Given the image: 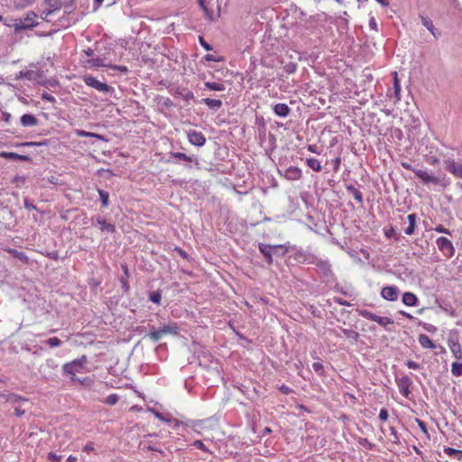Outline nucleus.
<instances>
[{
  "instance_id": "58836bf2",
  "label": "nucleus",
  "mask_w": 462,
  "mask_h": 462,
  "mask_svg": "<svg viewBox=\"0 0 462 462\" xmlns=\"http://www.w3.org/2000/svg\"><path fill=\"white\" fill-rule=\"evenodd\" d=\"M46 343L51 347H58L61 345V340L58 337H51L49 338Z\"/></svg>"
},
{
  "instance_id": "6ab92c4d",
  "label": "nucleus",
  "mask_w": 462,
  "mask_h": 462,
  "mask_svg": "<svg viewBox=\"0 0 462 462\" xmlns=\"http://www.w3.org/2000/svg\"><path fill=\"white\" fill-rule=\"evenodd\" d=\"M412 382L411 380V378H409L408 376H403L402 378L400 379L399 381V387H400V392L404 395V396H408L409 393H410V386L411 385Z\"/></svg>"
},
{
  "instance_id": "a878e982",
  "label": "nucleus",
  "mask_w": 462,
  "mask_h": 462,
  "mask_svg": "<svg viewBox=\"0 0 462 462\" xmlns=\"http://www.w3.org/2000/svg\"><path fill=\"white\" fill-rule=\"evenodd\" d=\"M307 165L311 168L313 171L319 172L322 170L320 162L315 158H309L306 161Z\"/></svg>"
},
{
  "instance_id": "c03bdc74",
  "label": "nucleus",
  "mask_w": 462,
  "mask_h": 462,
  "mask_svg": "<svg viewBox=\"0 0 462 462\" xmlns=\"http://www.w3.org/2000/svg\"><path fill=\"white\" fill-rule=\"evenodd\" d=\"M60 458L61 457L60 456H58L57 454L53 453V452H50L48 454V459L51 461V462H60Z\"/></svg>"
},
{
  "instance_id": "09e8293b",
  "label": "nucleus",
  "mask_w": 462,
  "mask_h": 462,
  "mask_svg": "<svg viewBox=\"0 0 462 462\" xmlns=\"http://www.w3.org/2000/svg\"><path fill=\"white\" fill-rule=\"evenodd\" d=\"M193 446L200 450L208 451V448L201 440H195Z\"/></svg>"
},
{
  "instance_id": "c756f323",
  "label": "nucleus",
  "mask_w": 462,
  "mask_h": 462,
  "mask_svg": "<svg viewBox=\"0 0 462 462\" xmlns=\"http://www.w3.org/2000/svg\"><path fill=\"white\" fill-rule=\"evenodd\" d=\"M458 361L459 360L454 362L451 365V373L454 376L457 377L462 375V363Z\"/></svg>"
},
{
  "instance_id": "bf43d9fd",
  "label": "nucleus",
  "mask_w": 462,
  "mask_h": 462,
  "mask_svg": "<svg viewBox=\"0 0 462 462\" xmlns=\"http://www.w3.org/2000/svg\"><path fill=\"white\" fill-rule=\"evenodd\" d=\"M345 333L348 336V337H353L354 338H357L358 337V333L353 331V330H348V331H345Z\"/></svg>"
},
{
  "instance_id": "2f4dec72",
  "label": "nucleus",
  "mask_w": 462,
  "mask_h": 462,
  "mask_svg": "<svg viewBox=\"0 0 462 462\" xmlns=\"http://www.w3.org/2000/svg\"><path fill=\"white\" fill-rule=\"evenodd\" d=\"M205 87L209 90L223 91L225 87L221 83L217 82H206Z\"/></svg>"
},
{
  "instance_id": "bb28decb",
  "label": "nucleus",
  "mask_w": 462,
  "mask_h": 462,
  "mask_svg": "<svg viewBox=\"0 0 462 462\" xmlns=\"http://www.w3.org/2000/svg\"><path fill=\"white\" fill-rule=\"evenodd\" d=\"M171 157L176 160L184 161L186 162H191L194 160L192 157L188 156L183 152H171Z\"/></svg>"
},
{
  "instance_id": "774afa93",
  "label": "nucleus",
  "mask_w": 462,
  "mask_h": 462,
  "mask_svg": "<svg viewBox=\"0 0 462 462\" xmlns=\"http://www.w3.org/2000/svg\"><path fill=\"white\" fill-rule=\"evenodd\" d=\"M77 457H74V456H69L68 458H67V461L68 462H77Z\"/></svg>"
},
{
  "instance_id": "5fc2aeb1",
  "label": "nucleus",
  "mask_w": 462,
  "mask_h": 462,
  "mask_svg": "<svg viewBox=\"0 0 462 462\" xmlns=\"http://www.w3.org/2000/svg\"><path fill=\"white\" fill-rule=\"evenodd\" d=\"M417 423H418V425H419L420 429V430H421L425 434H427V433H428V431H427L426 424H425L422 420H417Z\"/></svg>"
},
{
  "instance_id": "864d4df0",
  "label": "nucleus",
  "mask_w": 462,
  "mask_h": 462,
  "mask_svg": "<svg viewBox=\"0 0 462 462\" xmlns=\"http://www.w3.org/2000/svg\"><path fill=\"white\" fill-rule=\"evenodd\" d=\"M428 30L430 32V33H431V34H432L436 39L439 37L440 33H439V32L435 27H434V25H432V27H430Z\"/></svg>"
},
{
  "instance_id": "8fccbe9b",
  "label": "nucleus",
  "mask_w": 462,
  "mask_h": 462,
  "mask_svg": "<svg viewBox=\"0 0 462 462\" xmlns=\"http://www.w3.org/2000/svg\"><path fill=\"white\" fill-rule=\"evenodd\" d=\"M406 365L410 368V369H413V370H417L420 368V365L412 360H408L406 362Z\"/></svg>"
},
{
  "instance_id": "393cba45",
  "label": "nucleus",
  "mask_w": 462,
  "mask_h": 462,
  "mask_svg": "<svg viewBox=\"0 0 462 462\" xmlns=\"http://www.w3.org/2000/svg\"><path fill=\"white\" fill-rule=\"evenodd\" d=\"M202 103L207 105L209 108L217 110L222 106V101L220 99H212V98H203L201 100Z\"/></svg>"
},
{
  "instance_id": "0eeeda50",
  "label": "nucleus",
  "mask_w": 462,
  "mask_h": 462,
  "mask_svg": "<svg viewBox=\"0 0 462 462\" xmlns=\"http://www.w3.org/2000/svg\"><path fill=\"white\" fill-rule=\"evenodd\" d=\"M86 67L88 68H97V67H109L113 69L119 70L121 72H127L128 69L125 66L120 65H109L106 63V60L104 58H91L84 60Z\"/></svg>"
},
{
  "instance_id": "603ef678",
  "label": "nucleus",
  "mask_w": 462,
  "mask_h": 462,
  "mask_svg": "<svg viewBox=\"0 0 462 462\" xmlns=\"http://www.w3.org/2000/svg\"><path fill=\"white\" fill-rule=\"evenodd\" d=\"M32 74V72H31V71H21L19 73V76L17 77V79L26 78L28 79H31Z\"/></svg>"
},
{
  "instance_id": "79ce46f5",
  "label": "nucleus",
  "mask_w": 462,
  "mask_h": 462,
  "mask_svg": "<svg viewBox=\"0 0 462 462\" xmlns=\"http://www.w3.org/2000/svg\"><path fill=\"white\" fill-rule=\"evenodd\" d=\"M119 398L116 394H110L106 398L105 402L109 405H115L118 402Z\"/></svg>"
},
{
  "instance_id": "dca6fc26",
  "label": "nucleus",
  "mask_w": 462,
  "mask_h": 462,
  "mask_svg": "<svg viewBox=\"0 0 462 462\" xmlns=\"http://www.w3.org/2000/svg\"><path fill=\"white\" fill-rule=\"evenodd\" d=\"M402 301L404 305L409 307H416L419 305L418 297L412 292H404L402 298Z\"/></svg>"
},
{
  "instance_id": "2eb2a0df",
  "label": "nucleus",
  "mask_w": 462,
  "mask_h": 462,
  "mask_svg": "<svg viewBox=\"0 0 462 462\" xmlns=\"http://www.w3.org/2000/svg\"><path fill=\"white\" fill-rule=\"evenodd\" d=\"M446 169L456 177L462 178V164L455 162L453 160L445 161Z\"/></svg>"
},
{
  "instance_id": "e433bc0d",
  "label": "nucleus",
  "mask_w": 462,
  "mask_h": 462,
  "mask_svg": "<svg viewBox=\"0 0 462 462\" xmlns=\"http://www.w3.org/2000/svg\"><path fill=\"white\" fill-rule=\"evenodd\" d=\"M161 299H162V294L158 291H152L150 294V300L152 301L153 303L160 304Z\"/></svg>"
},
{
  "instance_id": "b1692460",
  "label": "nucleus",
  "mask_w": 462,
  "mask_h": 462,
  "mask_svg": "<svg viewBox=\"0 0 462 462\" xmlns=\"http://www.w3.org/2000/svg\"><path fill=\"white\" fill-rule=\"evenodd\" d=\"M97 223L99 226L101 231H106L108 233H113L116 230V227L113 224L106 223L105 219L98 217L97 219Z\"/></svg>"
},
{
  "instance_id": "4c0bfd02",
  "label": "nucleus",
  "mask_w": 462,
  "mask_h": 462,
  "mask_svg": "<svg viewBox=\"0 0 462 462\" xmlns=\"http://www.w3.org/2000/svg\"><path fill=\"white\" fill-rule=\"evenodd\" d=\"M203 11H204L205 15L207 16V18H208V20H210V21H214V20H216V19L219 16V11L217 12V15H215V14H214V13H213V11L209 10V9L208 8V6H207V7H205V8L203 9Z\"/></svg>"
},
{
  "instance_id": "20e7f679",
  "label": "nucleus",
  "mask_w": 462,
  "mask_h": 462,
  "mask_svg": "<svg viewBox=\"0 0 462 462\" xmlns=\"http://www.w3.org/2000/svg\"><path fill=\"white\" fill-rule=\"evenodd\" d=\"M88 362L87 356H82L81 357L75 359L69 363H66L62 366V372L64 374L71 375V380H75L77 373H81L82 369Z\"/></svg>"
},
{
  "instance_id": "f257e3e1",
  "label": "nucleus",
  "mask_w": 462,
  "mask_h": 462,
  "mask_svg": "<svg viewBox=\"0 0 462 462\" xmlns=\"http://www.w3.org/2000/svg\"><path fill=\"white\" fill-rule=\"evenodd\" d=\"M415 176L419 178L424 184H435L447 187L448 181L446 180L445 175L434 176L426 170L422 169H412Z\"/></svg>"
},
{
  "instance_id": "412c9836",
  "label": "nucleus",
  "mask_w": 462,
  "mask_h": 462,
  "mask_svg": "<svg viewBox=\"0 0 462 462\" xmlns=\"http://www.w3.org/2000/svg\"><path fill=\"white\" fill-rule=\"evenodd\" d=\"M290 111H291L290 107L286 104H283V103L276 104L273 106V112L278 116L285 117L289 115Z\"/></svg>"
},
{
  "instance_id": "473e14b6",
  "label": "nucleus",
  "mask_w": 462,
  "mask_h": 462,
  "mask_svg": "<svg viewBox=\"0 0 462 462\" xmlns=\"http://www.w3.org/2000/svg\"><path fill=\"white\" fill-rule=\"evenodd\" d=\"M8 252L15 258L19 259L22 262L27 263L28 257L23 252L17 251L15 249H10Z\"/></svg>"
},
{
  "instance_id": "72a5a7b5",
  "label": "nucleus",
  "mask_w": 462,
  "mask_h": 462,
  "mask_svg": "<svg viewBox=\"0 0 462 462\" xmlns=\"http://www.w3.org/2000/svg\"><path fill=\"white\" fill-rule=\"evenodd\" d=\"M358 443L368 450H373L375 448L374 443L369 442L368 439L365 438H359Z\"/></svg>"
},
{
  "instance_id": "49530a36",
  "label": "nucleus",
  "mask_w": 462,
  "mask_h": 462,
  "mask_svg": "<svg viewBox=\"0 0 462 462\" xmlns=\"http://www.w3.org/2000/svg\"><path fill=\"white\" fill-rule=\"evenodd\" d=\"M74 381H77V382H79L81 384H84V385H87V386H90L93 383V381L89 378V377H86L82 380L77 378L75 376V380Z\"/></svg>"
},
{
  "instance_id": "de8ad7c7",
  "label": "nucleus",
  "mask_w": 462,
  "mask_h": 462,
  "mask_svg": "<svg viewBox=\"0 0 462 462\" xmlns=\"http://www.w3.org/2000/svg\"><path fill=\"white\" fill-rule=\"evenodd\" d=\"M42 98L51 103L55 102V97L48 92H43L42 94Z\"/></svg>"
},
{
  "instance_id": "c85d7f7f",
  "label": "nucleus",
  "mask_w": 462,
  "mask_h": 462,
  "mask_svg": "<svg viewBox=\"0 0 462 462\" xmlns=\"http://www.w3.org/2000/svg\"><path fill=\"white\" fill-rule=\"evenodd\" d=\"M75 134L79 137H95V138H97V139H100V140L103 139V137L100 134H98L86 132L84 130H79L78 129V130L75 131Z\"/></svg>"
},
{
  "instance_id": "680f3d73",
  "label": "nucleus",
  "mask_w": 462,
  "mask_h": 462,
  "mask_svg": "<svg viewBox=\"0 0 462 462\" xmlns=\"http://www.w3.org/2000/svg\"><path fill=\"white\" fill-rule=\"evenodd\" d=\"M86 56L89 57V59L93 58V55H94V51L90 48H88V50L84 51Z\"/></svg>"
},
{
  "instance_id": "0e129e2a",
  "label": "nucleus",
  "mask_w": 462,
  "mask_h": 462,
  "mask_svg": "<svg viewBox=\"0 0 462 462\" xmlns=\"http://www.w3.org/2000/svg\"><path fill=\"white\" fill-rule=\"evenodd\" d=\"M24 207L26 208H28V209H34L35 208V207L32 204L29 203L28 200L24 201Z\"/></svg>"
},
{
  "instance_id": "cd10ccee",
  "label": "nucleus",
  "mask_w": 462,
  "mask_h": 462,
  "mask_svg": "<svg viewBox=\"0 0 462 462\" xmlns=\"http://www.w3.org/2000/svg\"><path fill=\"white\" fill-rule=\"evenodd\" d=\"M346 189L353 194L356 200H357L359 203L363 202V194L360 190L352 185L347 186Z\"/></svg>"
},
{
  "instance_id": "f704fd0d",
  "label": "nucleus",
  "mask_w": 462,
  "mask_h": 462,
  "mask_svg": "<svg viewBox=\"0 0 462 462\" xmlns=\"http://www.w3.org/2000/svg\"><path fill=\"white\" fill-rule=\"evenodd\" d=\"M98 194H99L100 199L102 201L103 207H107L108 206V199H109L108 193L103 189H98Z\"/></svg>"
},
{
  "instance_id": "4d7b16f0",
  "label": "nucleus",
  "mask_w": 462,
  "mask_h": 462,
  "mask_svg": "<svg viewBox=\"0 0 462 462\" xmlns=\"http://www.w3.org/2000/svg\"><path fill=\"white\" fill-rule=\"evenodd\" d=\"M435 231L436 232H439V233H445V234H449L448 230H447L445 227H443L442 226H438L436 228H435Z\"/></svg>"
},
{
  "instance_id": "423d86ee",
  "label": "nucleus",
  "mask_w": 462,
  "mask_h": 462,
  "mask_svg": "<svg viewBox=\"0 0 462 462\" xmlns=\"http://www.w3.org/2000/svg\"><path fill=\"white\" fill-rule=\"evenodd\" d=\"M360 316L363 318H365L367 319L373 320L379 324L380 326L383 327L385 329L390 330L388 328V326L393 325L394 323L393 319L389 317H381L378 316L367 310H362L359 311Z\"/></svg>"
},
{
  "instance_id": "6e6d98bb",
  "label": "nucleus",
  "mask_w": 462,
  "mask_h": 462,
  "mask_svg": "<svg viewBox=\"0 0 462 462\" xmlns=\"http://www.w3.org/2000/svg\"><path fill=\"white\" fill-rule=\"evenodd\" d=\"M200 44L206 49L207 51H210L212 48L211 46L204 41L202 37L199 38Z\"/></svg>"
},
{
  "instance_id": "aec40b11",
  "label": "nucleus",
  "mask_w": 462,
  "mask_h": 462,
  "mask_svg": "<svg viewBox=\"0 0 462 462\" xmlns=\"http://www.w3.org/2000/svg\"><path fill=\"white\" fill-rule=\"evenodd\" d=\"M21 124L24 127L35 126L38 125V119L31 114H25L21 117Z\"/></svg>"
},
{
  "instance_id": "052dcab7",
  "label": "nucleus",
  "mask_w": 462,
  "mask_h": 462,
  "mask_svg": "<svg viewBox=\"0 0 462 462\" xmlns=\"http://www.w3.org/2000/svg\"><path fill=\"white\" fill-rule=\"evenodd\" d=\"M399 313L404 317H406L407 319H413L414 317L412 315H411L410 313L404 311V310H400Z\"/></svg>"
},
{
  "instance_id": "f3484780",
  "label": "nucleus",
  "mask_w": 462,
  "mask_h": 462,
  "mask_svg": "<svg viewBox=\"0 0 462 462\" xmlns=\"http://www.w3.org/2000/svg\"><path fill=\"white\" fill-rule=\"evenodd\" d=\"M173 96L175 97H181L187 102L194 98L193 93L188 88H177L173 92Z\"/></svg>"
},
{
  "instance_id": "1a4fd4ad",
  "label": "nucleus",
  "mask_w": 462,
  "mask_h": 462,
  "mask_svg": "<svg viewBox=\"0 0 462 462\" xmlns=\"http://www.w3.org/2000/svg\"><path fill=\"white\" fill-rule=\"evenodd\" d=\"M259 250L264 255L268 263H273V250H282L281 256H283L287 253V248H285L282 245H270L265 244H260Z\"/></svg>"
},
{
  "instance_id": "f03ea898",
  "label": "nucleus",
  "mask_w": 462,
  "mask_h": 462,
  "mask_svg": "<svg viewBox=\"0 0 462 462\" xmlns=\"http://www.w3.org/2000/svg\"><path fill=\"white\" fill-rule=\"evenodd\" d=\"M179 333V327L176 323L164 325L162 328L155 329L154 328L146 335L152 342L160 341L167 335L176 336Z\"/></svg>"
},
{
  "instance_id": "a18cd8bd",
  "label": "nucleus",
  "mask_w": 462,
  "mask_h": 462,
  "mask_svg": "<svg viewBox=\"0 0 462 462\" xmlns=\"http://www.w3.org/2000/svg\"><path fill=\"white\" fill-rule=\"evenodd\" d=\"M389 414L386 409H381L379 412V419L382 421H386L388 420Z\"/></svg>"
},
{
  "instance_id": "7c9ffc66",
  "label": "nucleus",
  "mask_w": 462,
  "mask_h": 462,
  "mask_svg": "<svg viewBox=\"0 0 462 462\" xmlns=\"http://www.w3.org/2000/svg\"><path fill=\"white\" fill-rule=\"evenodd\" d=\"M310 263H316L323 273H328L329 271V263L327 261L315 259Z\"/></svg>"
},
{
  "instance_id": "e2e57ef3",
  "label": "nucleus",
  "mask_w": 462,
  "mask_h": 462,
  "mask_svg": "<svg viewBox=\"0 0 462 462\" xmlns=\"http://www.w3.org/2000/svg\"><path fill=\"white\" fill-rule=\"evenodd\" d=\"M206 60L208 61H219V60L215 58L214 55H212V54H207Z\"/></svg>"
},
{
  "instance_id": "9b49d317",
  "label": "nucleus",
  "mask_w": 462,
  "mask_h": 462,
  "mask_svg": "<svg viewBox=\"0 0 462 462\" xmlns=\"http://www.w3.org/2000/svg\"><path fill=\"white\" fill-rule=\"evenodd\" d=\"M400 290L397 286H384L381 291V296L386 300L394 301L398 299Z\"/></svg>"
},
{
  "instance_id": "4be33fe9",
  "label": "nucleus",
  "mask_w": 462,
  "mask_h": 462,
  "mask_svg": "<svg viewBox=\"0 0 462 462\" xmlns=\"http://www.w3.org/2000/svg\"><path fill=\"white\" fill-rule=\"evenodd\" d=\"M418 341L420 343V345L423 347V348H428V349H434L436 348V345L433 343V341L425 334H420L418 337Z\"/></svg>"
},
{
  "instance_id": "5701e85b",
  "label": "nucleus",
  "mask_w": 462,
  "mask_h": 462,
  "mask_svg": "<svg viewBox=\"0 0 462 462\" xmlns=\"http://www.w3.org/2000/svg\"><path fill=\"white\" fill-rule=\"evenodd\" d=\"M416 218H417V216L415 214H410V215L407 216V219H408L409 225L404 229V233L406 235L411 236V235H412L414 233L415 226H416Z\"/></svg>"
},
{
  "instance_id": "4468645a",
  "label": "nucleus",
  "mask_w": 462,
  "mask_h": 462,
  "mask_svg": "<svg viewBox=\"0 0 462 462\" xmlns=\"http://www.w3.org/2000/svg\"><path fill=\"white\" fill-rule=\"evenodd\" d=\"M386 96L388 97H394V98H395L394 103L401 100V85L399 83L396 72L394 73V80H393V88H389L387 90Z\"/></svg>"
},
{
  "instance_id": "ddd939ff",
  "label": "nucleus",
  "mask_w": 462,
  "mask_h": 462,
  "mask_svg": "<svg viewBox=\"0 0 462 462\" xmlns=\"http://www.w3.org/2000/svg\"><path fill=\"white\" fill-rule=\"evenodd\" d=\"M448 346L451 350V353L453 356L457 360L462 359V347L461 345L458 342V339L457 337H450L448 341Z\"/></svg>"
},
{
  "instance_id": "37998d69",
  "label": "nucleus",
  "mask_w": 462,
  "mask_h": 462,
  "mask_svg": "<svg viewBox=\"0 0 462 462\" xmlns=\"http://www.w3.org/2000/svg\"><path fill=\"white\" fill-rule=\"evenodd\" d=\"M390 434L392 437L391 441L393 443H399V435L397 433V430L393 427L390 428Z\"/></svg>"
},
{
  "instance_id": "a211bd4d",
  "label": "nucleus",
  "mask_w": 462,
  "mask_h": 462,
  "mask_svg": "<svg viewBox=\"0 0 462 462\" xmlns=\"http://www.w3.org/2000/svg\"><path fill=\"white\" fill-rule=\"evenodd\" d=\"M283 176L287 180H296L301 177V171L298 167H289Z\"/></svg>"
},
{
  "instance_id": "338daca9",
  "label": "nucleus",
  "mask_w": 462,
  "mask_h": 462,
  "mask_svg": "<svg viewBox=\"0 0 462 462\" xmlns=\"http://www.w3.org/2000/svg\"><path fill=\"white\" fill-rule=\"evenodd\" d=\"M24 412H25V411H24V410H21V409H20V408H18V407H17V408H15V414H16L17 416H19V417H20V416H22L23 414H24Z\"/></svg>"
},
{
  "instance_id": "69168bd1",
  "label": "nucleus",
  "mask_w": 462,
  "mask_h": 462,
  "mask_svg": "<svg viewBox=\"0 0 462 462\" xmlns=\"http://www.w3.org/2000/svg\"><path fill=\"white\" fill-rule=\"evenodd\" d=\"M198 3L199 5V6L204 9L205 7H207V1L206 0H198Z\"/></svg>"
},
{
  "instance_id": "a19ab883",
  "label": "nucleus",
  "mask_w": 462,
  "mask_h": 462,
  "mask_svg": "<svg viewBox=\"0 0 462 462\" xmlns=\"http://www.w3.org/2000/svg\"><path fill=\"white\" fill-rule=\"evenodd\" d=\"M420 18L421 23L423 24L424 27H426L427 29H429L430 27H432L433 23L429 17L421 14V15H420Z\"/></svg>"
},
{
  "instance_id": "3c124183",
  "label": "nucleus",
  "mask_w": 462,
  "mask_h": 462,
  "mask_svg": "<svg viewBox=\"0 0 462 462\" xmlns=\"http://www.w3.org/2000/svg\"><path fill=\"white\" fill-rule=\"evenodd\" d=\"M444 452L447 455H448V456H455V455L459 453V450H457V449L452 448H444Z\"/></svg>"
},
{
  "instance_id": "13d9d810",
  "label": "nucleus",
  "mask_w": 462,
  "mask_h": 462,
  "mask_svg": "<svg viewBox=\"0 0 462 462\" xmlns=\"http://www.w3.org/2000/svg\"><path fill=\"white\" fill-rule=\"evenodd\" d=\"M93 450H94V447H93V445H92L91 443L87 444V445L83 448V451L88 452H88H91V451H93Z\"/></svg>"
},
{
  "instance_id": "ea45409f",
  "label": "nucleus",
  "mask_w": 462,
  "mask_h": 462,
  "mask_svg": "<svg viewBox=\"0 0 462 462\" xmlns=\"http://www.w3.org/2000/svg\"><path fill=\"white\" fill-rule=\"evenodd\" d=\"M313 370L319 375H322L324 373V366L320 362H315L312 364Z\"/></svg>"
},
{
  "instance_id": "9d476101",
  "label": "nucleus",
  "mask_w": 462,
  "mask_h": 462,
  "mask_svg": "<svg viewBox=\"0 0 462 462\" xmlns=\"http://www.w3.org/2000/svg\"><path fill=\"white\" fill-rule=\"evenodd\" d=\"M187 137L189 142L195 145L201 147L206 143V137L201 132H198L196 130H189L187 132Z\"/></svg>"
},
{
  "instance_id": "6e6552de",
  "label": "nucleus",
  "mask_w": 462,
  "mask_h": 462,
  "mask_svg": "<svg viewBox=\"0 0 462 462\" xmlns=\"http://www.w3.org/2000/svg\"><path fill=\"white\" fill-rule=\"evenodd\" d=\"M82 79L86 85L98 90L99 92L108 93L114 91V88L111 86L99 81L91 75H85Z\"/></svg>"
},
{
  "instance_id": "c9c22d12",
  "label": "nucleus",
  "mask_w": 462,
  "mask_h": 462,
  "mask_svg": "<svg viewBox=\"0 0 462 462\" xmlns=\"http://www.w3.org/2000/svg\"><path fill=\"white\" fill-rule=\"evenodd\" d=\"M5 158L17 159L21 161H28L29 157L26 155H20L15 152L4 153Z\"/></svg>"
},
{
  "instance_id": "39448f33",
  "label": "nucleus",
  "mask_w": 462,
  "mask_h": 462,
  "mask_svg": "<svg viewBox=\"0 0 462 462\" xmlns=\"http://www.w3.org/2000/svg\"><path fill=\"white\" fill-rule=\"evenodd\" d=\"M75 0H45L49 9L43 11L41 14L42 19L48 21V17L56 10L61 8V6L71 7L74 5Z\"/></svg>"
},
{
  "instance_id": "f8f14e48",
  "label": "nucleus",
  "mask_w": 462,
  "mask_h": 462,
  "mask_svg": "<svg viewBox=\"0 0 462 462\" xmlns=\"http://www.w3.org/2000/svg\"><path fill=\"white\" fill-rule=\"evenodd\" d=\"M439 249L446 255L451 256L454 254L452 243L446 237H439L436 241Z\"/></svg>"
},
{
  "instance_id": "7ed1b4c3",
  "label": "nucleus",
  "mask_w": 462,
  "mask_h": 462,
  "mask_svg": "<svg viewBox=\"0 0 462 462\" xmlns=\"http://www.w3.org/2000/svg\"><path fill=\"white\" fill-rule=\"evenodd\" d=\"M37 14L34 12H29L26 14L23 19H16L13 24L9 26L14 27L15 32H19L23 30L32 29L38 25L36 21Z\"/></svg>"
}]
</instances>
